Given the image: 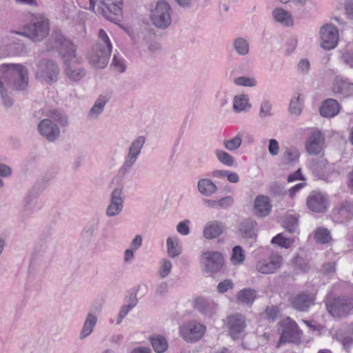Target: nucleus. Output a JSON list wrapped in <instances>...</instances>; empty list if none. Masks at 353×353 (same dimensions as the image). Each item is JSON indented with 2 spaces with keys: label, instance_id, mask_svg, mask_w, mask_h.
Returning a JSON list of instances; mask_svg holds the SVG:
<instances>
[{
  "label": "nucleus",
  "instance_id": "obj_1",
  "mask_svg": "<svg viewBox=\"0 0 353 353\" xmlns=\"http://www.w3.org/2000/svg\"><path fill=\"white\" fill-rule=\"evenodd\" d=\"M48 50H58L64 63L67 78L74 82L79 81L85 76V70L81 66L82 57L76 52V46L59 31L53 32L47 43Z\"/></svg>",
  "mask_w": 353,
  "mask_h": 353
},
{
  "label": "nucleus",
  "instance_id": "obj_2",
  "mask_svg": "<svg viewBox=\"0 0 353 353\" xmlns=\"http://www.w3.org/2000/svg\"><path fill=\"white\" fill-rule=\"evenodd\" d=\"M57 123L65 125L67 119L59 112L54 111L50 119H44L39 123L37 129L39 134L50 141H54L60 134V129Z\"/></svg>",
  "mask_w": 353,
  "mask_h": 353
},
{
  "label": "nucleus",
  "instance_id": "obj_3",
  "mask_svg": "<svg viewBox=\"0 0 353 353\" xmlns=\"http://www.w3.org/2000/svg\"><path fill=\"white\" fill-rule=\"evenodd\" d=\"M122 5V0H90L93 11L112 22H116L121 16Z\"/></svg>",
  "mask_w": 353,
  "mask_h": 353
},
{
  "label": "nucleus",
  "instance_id": "obj_4",
  "mask_svg": "<svg viewBox=\"0 0 353 353\" xmlns=\"http://www.w3.org/2000/svg\"><path fill=\"white\" fill-rule=\"evenodd\" d=\"M49 33L48 20L41 15L32 16L29 25L25 28V32L18 34L30 38L34 41L43 40Z\"/></svg>",
  "mask_w": 353,
  "mask_h": 353
},
{
  "label": "nucleus",
  "instance_id": "obj_5",
  "mask_svg": "<svg viewBox=\"0 0 353 353\" xmlns=\"http://www.w3.org/2000/svg\"><path fill=\"white\" fill-rule=\"evenodd\" d=\"M172 9L165 1H159L150 10V19L157 28L164 30L172 23Z\"/></svg>",
  "mask_w": 353,
  "mask_h": 353
},
{
  "label": "nucleus",
  "instance_id": "obj_6",
  "mask_svg": "<svg viewBox=\"0 0 353 353\" xmlns=\"http://www.w3.org/2000/svg\"><path fill=\"white\" fill-rule=\"evenodd\" d=\"M36 78L42 83L48 84L57 82L60 72L57 63L52 60H43L37 65Z\"/></svg>",
  "mask_w": 353,
  "mask_h": 353
},
{
  "label": "nucleus",
  "instance_id": "obj_7",
  "mask_svg": "<svg viewBox=\"0 0 353 353\" xmlns=\"http://www.w3.org/2000/svg\"><path fill=\"white\" fill-rule=\"evenodd\" d=\"M319 157H312L307 161L306 166L312 173L327 182H333L339 176L336 173H332L330 176H326L325 172L329 170V163L322 154Z\"/></svg>",
  "mask_w": 353,
  "mask_h": 353
},
{
  "label": "nucleus",
  "instance_id": "obj_8",
  "mask_svg": "<svg viewBox=\"0 0 353 353\" xmlns=\"http://www.w3.org/2000/svg\"><path fill=\"white\" fill-rule=\"evenodd\" d=\"M28 81L26 67L21 64L11 63L10 75H9L8 84L12 89L22 90L26 88Z\"/></svg>",
  "mask_w": 353,
  "mask_h": 353
},
{
  "label": "nucleus",
  "instance_id": "obj_9",
  "mask_svg": "<svg viewBox=\"0 0 353 353\" xmlns=\"http://www.w3.org/2000/svg\"><path fill=\"white\" fill-rule=\"evenodd\" d=\"M124 200L123 186L119 185L114 188L110 195L109 203L105 209V215L108 217L118 216L123 209Z\"/></svg>",
  "mask_w": 353,
  "mask_h": 353
},
{
  "label": "nucleus",
  "instance_id": "obj_10",
  "mask_svg": "<svg viewBox=\"0 0 353 353\" xmlns=\"http://www.w3.org/2000/svg\"><path fill=\"white\" fill-rule=\"evenodd\" d=\"M206 330L205 326L196 321H190L180 327L181 336L188 342H193L199 340L204 335Z\"/></svg>",
  "mask_w": 353,
  "mask_h": 353
},
{
  "label": "nucleus",
  "instance_id": "obj_11",
  "mask_svg": "<svg viewBox=\"0 0 353 353\" xmlns=\"http://www.w3.org/2000/svg\"><path fill=\"white\" fill-rule=\"evenodd\" d=\"M281 326L282 327V333L277 344V347L285 343H294L300 339V331L294 321L287 317L281 322Z\"/></svg>",
  "mask_w": 353,
  "mask_h": 353
},
{
  "label": "nucleus",
  "instance_id": "obj_12",
  "mask_svg": "<svg viewBox=\"0 0 353 353\" xmlns=\"http://www.w3.org/2000/svg\"><path fill=\"white\" fill-rule=\"evenodd\" d=\"M328 312L334 317L341 318L353 310V298L339 297L326 303Z\"/></svg>",
  "mask_w": 353,
  "mask_h": 353
},
{
  "label": "nucleus",
  "instance_id": "obj_13",
  "mask_svg": "<svg viewBox=\"0 0 353 353\" xmlns=\"http://www.w3.org/2000/svg\"><path fill=\"white\" fill-rule=\"evenodd\" d=\"M305 149L310 155L323 154L325 149V137L323 133L313 130L305 141Z\"/></svg>",
  "mask_w": 353,
  "mask_h": 353
},
{
  "label": "nucleus",
  "instance_id": "obj_14",
  "mask_svg": "<svg viewBox=\"0 0 353 353\" xmlns=\"http://www.w3.org/2000/svg\"><path fill=\"white\" fill-rule=\"evenodd\" d=\"M201 263L205 272H217L222 268L223 257L219 252L207 251L202 254Z\"/></svg>",
  "mask_w": 353,
  "mask_h": 353
},
{
  "label": "nucleus",
  "instance_id": "obj_15",
  "mask_svg": "<svg viewBox=\"0 0 353 353\" xmlns=\"http://www.w3.org/2000/svg\"><path fill=\"white\" fill-rule=\"evenodd\" d=\"M321 46L325 50L334 49L339 41V31L332 24H325L320 30Z\"/></svg>",
  "mask_w": 353,
  "mask_h": 353
},
{
  "label": "nucleus",
  "instance_id": "obj_16",
  "mask_svg": "<svg viewBox=\"0 0 353 353\" xmlns=\"http://www.w3.org/2000/svg\"><path fill=\"white\" fill-rule=\"evenodd\" d=\"M225 325L229 331L230 336L233 339L241 338L244 336L245 327V318L241 314H234L228 316L225 321Z\"/></svg>",
  "mask_w": 353,
  "mask_h": 353
},
{
  "label": "nucleus",
  "instance_id": "obj_17",
  "mask_svg": "<svg viewBox=\"0 0 353 353\" xmlns=\"http://www.w3.org/2000/svg\"><path fill=\"white\" fill-rule=\"evenodd\" d=\"M306 204L310 210L315 212H323L328 206V198L323 192L312 191L307 198Z\"/></svg>",
  "mask_w": 353,
  "mask_h": 353
},
{
  "label": "nucleus",
  "instance_id": "obj_18",
  "mask_svg": "<svg viewBox=\"0 0 353 353\" xmlns=\"http://www.w3.org/2000/svg\"><path fill=\"white\" fill-rule=\"evenodd\" d=\"M283 258L277 253H272L270 256L256 264V270L262 274H272L282 265Z\"/></svg>",
  "mask_w": 353,
  "mask_h": 353
},
{
  "label": "nucleus",
  "instance_id": "obj_19",
  "mask_svg": "<svg viewBox=\"0 0 353 353\" xmlns=\"http://www.w3.org/2000/svg\"><path fill=\"white\" fill-rule=\"evenodd\" d=\"M332 90L337 97L346 98L353 95V83L348 79L336 77L333 81Z\"/></svg>",
  "mask_w": 353,
  "mask_h": 353
},
{
  "label": "nucleus",
  "instance_id": "obj_20",
  "mask_svg": "<svg viewBox=\"0 0 353 353\" xmlns=\"http://www.w3.org/2000/svg\"><path fill=\"white\" fill-rule=\"evenodd\" d=\"M194 308L205 317L212 318L218 311V305L212 299L200 296L195 299Z\"/></svg>",
  "mask_w": 353,
  "mask_h": 353
},
{
  "label": "nucleus",
  "instance_id": "obj_21",
  "mask_svg": "<svg viewBox=\"0 0 353 353\" xmlns=\"http://www.w3.org/2000/svg\"><path fill=\"white\" fill-rule=\"evenodd\" d=\"M18 32H10L2 39V43L8 47L9 53L14 56H21L26 52L25 45L15 37Z\"/></svg>",
  "mask_w": 353,
  "mask_h": 353
},
{
  "label": "nucleus",
  "instance_id": "obj_22",
  "mask_svg": "<svg viewBox=\"0 0 353 353\" xmlns=\"http://www.w3.org/2000/svg\"><path fill=\"white\" fill-rule=\"evenodd\" d=\"M110 54L100 50L99 46H95L88 53V60L95 68H104L108 63Z\"/></svg>",
  "mask_w": 353,
  "mask_h": 353
},
{
  "label": "nucleus",
  "instance_id": "obj_23",
  "mask_svg": "<svg viewBox=\"0 0 353 353\" xmlns=\"http://www.w3.org/2000/svg\"><path fill=\"white\" fill-rule=\"evenodd\" d=\"M225 230L223 223L219 221H210L205 223L203 229V236L206 239L219 237Z\"/></svg>",
  "mask_w": 353,
  "mask_h": 353
},
{
  "label": "nucleus",
  "instance_id": "obj_24",
  "mask_svg": "<svg viewBox=\"0 0 353 353\" xmlns=\"http://www.w3.org/2000/svg\"><path fill=\"white\" fill-rule=\"evenodd\" d=\"M253 210L257 216H268L272 210V204L269 197L264 195L257 196L254 201Z\"/></svg>",
  "mask_w": 353,
  "mask_h": 353
},
{
  "label": "nucleus",
  "instance_id": "obj_25",
  "mask_svg": "<svg viewBox=\"0 0 353 353\" xmlns=\"http://www.w3.org/2000/svg\"><path fill=\"white\" fill-rule=\"evenodd\" d=\"M314 297L313 294L300 293L291 299L290 303L293 308L303 312L306 311L314 304Z\"/></svg>",
  "mask_w": 353,
  "mask_h": 353
},
{
  "label": "nucleus",
  "instance_id": "obj_26",
  "mask_svg": "<svg viewBox=\"0 0 353 353\" xmlns=\"http://www.w3.org/2000/svg\"><path fill=\"white\" fill-rule=\"evenodd\" d=\"M353 216V205L349 201L343 202L333 210V219L335 221L343 223Z\"/></svg>",
  "mask_w": 353,
  "mask_h": 353
},
{
  "label": "nucleus",
  "instance_id": "obj_27",
  "mask_svg": "<svg viewBox=\"0 0 353 353\" xmlns=\"http://www.w3.org/2000/svg\"><path fill=\"white\" fill-rule=\"evenodd\" d=\"M273 21L282 26L289 27L293 26L294 19L291 12L281 7H276L272 12Z\"/></svg>",
  "mask_w": 353,
  "mask_h": 353
},
{
  "label": "nucleus",
  "instance_id": "obj_28",
  "mask_svg": "<svg viewBox=\"0 0 353 353\" xmlns=\"http://www.w3.org/2000/svg\"><path fill=\"white\" fill-rule=\"evenodd\" d=\"M98 318L92 312H89L85 318L83 327L79 333V339L83 340L89 336L94 330Z\"/></svg>",
  "mask_w": 353,
  "mask_h": 353
},
{
  "label": "nucleus",
  "instance_id": "obj_29",
  "mask_svg": "<svg viewBox=\"0 0 353 353\" xmlns=\"http://www.w3.org/2000/svg\"><path fill=\"white\" fill-rule=\"evenodd\" d=\"M338 101L333 99L325 100L320 109V114L324 117H333L336 116L340 110Z\"/></svg>",
  "mask_w": 353,
  "mask_h": 353
},
{
  "label": "nucleus",
  "instance_id": "obj_30",
  "mask_svg": "<svg viewBox=\"0 0 353 353\" xmlns=\"http://www.w3.org/2000/svg\"><path fill=\"white\" fill-rule=\"evenodd\" d=\"M167 254L170 258H176L182 252V245L176 236H169L166 239Z\"/></svg>",
  "mask_w": 353,
  "mask_h": 353
},
{
  "label": "nucleus",
  "instance_id": "obj_31",
  "mask_svg": "<svg viewBox=\"0 0 353 353\" xmlns=\"http://www.w3.org/2000/svg\"><path fill=\"white\" fill-rule=\"evenodd\" d=\"M197 189L203 196H210L216 192L218 188L211 179L202 178L197 182Z\"/></svg>",
  "mask_w": 353,
  "mask_h": 353
},
{
  "label": "nucleus",
  "instance_id": "obj_32",
  "mask_svg": "<svg viewBox=\"0 0 353 353\" xmlns=\"http://www.w3.org/2000/svg\"><path fill=\"white\" fill-rule=\"evenodd\" d=\"M249 98L247 94H241L235 95L233 98L232 109L234 112H241L251 108Z\"/></svg>",
  "mask_w": 353,
  "mask_h": 353
},
{
  "label": "nucleus",
  "instance_id": "obj_33",
  "mask_svg": "<svg viewBox=\"0 0 353 353\" xmlns=\"http://www.w3.org/2000/svg\"><path fill=\"white\" fill-rule=\"evenodd\" d=\"M256 297V290L251 288H244L236 294L238 303L243 305H252Z\"/></svg>",
  "mask_w": 353,
  "mask_h": 353
},
{
  "label": "nucleus",
  "instance_id": "obj_34",
  "mask_svg": "<svg viewBox=\"0 0 353 353\" xmlns=\"http://www.w3.org/2000/svg\"><path fill=\"white\" fill-rule=\"evenodd\" d=\"M145 141L146 137L145 136L140 135L137 137L130 143L127 153L139 158Z\"/></svg>",
  "mask_w": 353,
  "mask_h": 353
},
{
  "label": "nucleus",
  "instance_id": "obj_35",
  "mask_svg": "<svg viewBox=\"0 0 353 353\" xmlns=\"http://www.w3.org/2000/svg\"><path fill=\"white\" fill-rule=\"evenodd\" d=\"M304 100L301 94H295L291 99L289 111L295 116H299L301 114L303 108Z\"/></svg>",
  "mask_w": 353,
  "mask_h": 353
},
{
  "label": "nucleus",
  "instance_id": "obj_36",
  "mask_svg": "<svg viewBox=\"0 0 353 353\" xmlns=\"http://www.w3.org/2000/svg\"><path fill=\"white\" fill-rule=\"evenodd\" d=\"M109 98L106 95H100L95 101L93 106L91 108L89 115L92 118H97L101 114L104 110L106 103Z\"/></svg>",
  "mask_w": 353,
  "mask_h": 353
},
{
  "label": "nucleus",
  "instance_id": "obj_37",
  "mask_svg": "<svg viewBox=\"0 0 353 353\" xmlns=\"http://www.w3.org/2000/svg\"><path fill=\"white\" fill-rule=\"evenodd\" d=\"M96 46H100V50L106 53L111 54L112 50V44L106 32L103 29H100L98 33V41Z\"/></svg>",
  "mask_w": 353,
  "mask_h": 353
},
{
  "label": "nucleus",
  "instance_id": "obj_38",
  "mask_svg": "<svg viewBox=\"0 0 353 353\" xmlns=\"http://www.w3.org/2000/svg\"><path fill=\"white\" fill-rule=\"evenodd\" d=\"M233 48L240 56H246L250 52V43L248 41L241 37L236 38L233 41Z\"/></svg>",
  "mask_w": 353,
  "mask_h": 353
},
{
  "label": "nucleus",
  "instance_id": "obj_39",
  "mask_svg": "<svg viewBox=\"0 0 353 353\" xmlns=\"http://www.w3.org/2000/svg\"><path fill=\"white\" fill-rule=\"evenodd\" d=\"M300 152L295 148H288L282 157V163L285 165H294L299 161Z\"/></svg>",
  "mask_w": 353,
  "mask_h": 353
},
{
  "label": "nucleus",
  "instance_id": "obj_40",
  "mask_svg": "<svg viewBox=\"0 0 353 353\" xmlns=\"http://www.w3.org/2000/svg\"><path fill=\"white\" fill-rule=\"evenodd\" d=\"M150 343L152 345L154 350L157 353L164 352L168 347V341L162 336H154L150 338Z\"/></svg>",
  "mask_w": 353,
  "mask_h": 353
},
{
  "label": "nucleus",
  "instance_id": "obj_41",
  "mask_svg": "<svg viewBox=\"0 0 353 353\" xmlns=\"http://www.w3.org/2000/svg\"><path fill=\"white\" fill-rule=\"evenodd\" d=\"M314 236L315 241L320 244L329 243L332 239L330 230L323 227L316 228Z\"/></svg>",
  "mask_w": 353,
  "mask_h": 353
},
{
  "label": "nucleus",
  "instance_id": "obj_42",
  "mask_svg": "<svg viewBox=\"0 0 353 353\" xmlns=\"http://www.w3.org/2000/svg\"><path fill=\"white\" fill-rule=\"evenodd\" d=\"M137 299L136 296H130L128 303L123 305L120 310L117 321V325H119L121 323L122 320L130 312V311L137 305Z\"/></svg>",
  "mask_w": 353,
  "mask_h": 353
},
{
  "label": "nucleus",
  "instance_id": "obj_43",
  "mask_svg": "<svg viewBox=\"0 0 353 353\" xmlns=\"http://www.w3.org/2000/svg\"><path fill=\"white\" fill-rule=\"evenodd\" d=\"M138 160V157L126 154L123 163L119 168V173L124 175L130 172Z\"/></svg>",
  "mask_w": 353,
  "mask_h": 353
},
{
  "label": "nucleus",
  "instance_id": "obj_44",
  "mask_svg": "<svg viewBox=\"0 0 353 353\" xmlns=\"http://www.w3.org/2000/svg\"><path fill=\"white\" fill-rule=\"evenodd\" d=\"M215 155L218 161L222 164L232 167L234 163V158L228 152L221 149H217L215 150Z\"/></svg>",
  "mask_w": 353,
  "mask_h": 353
},
{
  "label": "nucleus",
  "instance_id": "obj_45",
  "mask_svg": "<svg viewBox=\"0 0 353 353\" xmlns=\"http://www.w3.org/2000/svg\"><path fill=\"white\" fill-rule=\"evenodd\" d=\"M242 139L243 134L241 132H239L233 138L224 140L223 143L227 150L230 151H234L237 150L241 145Z\"/></svg>",
  "mask_w": 353,
  "mask_h": 353
},
{
  "label": "nucleus",
  "instance_id": "obj_46",
  "mask_svg": "<svg viewBox=\"0 0 353 353\" xmlns=\"http://www.w3.org/2000/svg\"><path fill=\"white\" fill-rule=\"evenodd\" d=\"M256 222L252 220L244 221L241 226V231L245 236L254 237L256 236Z\"/></svg>",
  "mask_w": 353,
  "mask_h": 353
},
{
  "label": "nucleus",
  "instance_id": "obj_47",
  "mask_svg": "<svg viewBox=\"0 0 353 353\" xmlns=\"http://www.w3.org/2000/svg\"><path fill=\"white\" fill-rule=\"evenodd\" d=\"M245 259L243 250L239 245L234 246L231 254V262L233 265H237L242 264Z\"/></svg>",
  "mask_w": 353,
  "mask_h": 353
},
{
  "label": "nucleus",
  "instance_id": "obj_48",
  "mask_svg": "<svg viewBox=\"0 0 353 353\" xmlns=\"http://www.w3.org/2000/svg\"><path fill=\"white\" fill-rule=\"evenodd\" d=\"M292 238H286L281 233L272 238L271 243L284 248H289L294 243Z\"/></svg>",
  "mask_w": 353,
  "mask_h": 353
},
{
  "label": "nucleus",
  "instance_id": "obj_49",
  "mask_svg": "<svg viewBox=\"0 0 353 353\" xmlns=\"http://www.w3.org/2000/svg\"><path fill=\"white\" fill-rule=\"evenodd\" d=\"M172 268V263L169 259L166 258L161 259L159 263V268L158 270L159 276L162 279L168 276L171 272Z\"/></svg>",
  "mask_w": 353,
  "mask_h": 353
},
{
  "label": "nucleus",
  "instance_id": "obj_50",
  "mask_svg": "<svg viewBox=\"0 0 353 353\" xmlns=\"http://www.w3.org/2000/svg\"><path fill=\"white\" fill-rule=\"evenodd\" d=\"M235 85L245 87H255L257 85V81L254 77H239L234 79Z\"/></svg>",
  "mask_w": 353,
  "mask_h": 353
},
{
  "label": "nucleus",
  "instance_id": "obj_51",
  "mask_svg": "<svg viewBox=\"0 0 353 353\" xmlns=\"http://www.w3.org/2000/svg\"><path fill=\"white\" fill-rule=\"evenodd\" d=\"M284 226L291 233H295L298 230V219L294 215L287 216L284 221Z\"/></svg>",
  "mask_w": 353,
  "mask_h": 353
},
{
  "label": "nucleus",
  "instance_id": "obj_52",
  "mask_svg": "<svg viewBox=\"0 0 353 353\" xmlns=\"http://www.w3.org/2000/svg\"><path fill=\"white\" fill-rule=\"evenodd\" d=\"M11 63L0 64V89L4 87L3 82L8 83L9 75H10Z\"/></svg>",
  "mask_w": 353,
  "mask_h": 353
},
{
  "label": "nucleus",
  "instance_id": "obj_53",
  "mask_svg": "<svg viewBox=\"0 0 353 353\" xmlns=\"http://www.w3.org/2000/svg\"><path fill=\"white\" fill-rule=\"evenodd\" d=\"M272 105L269 101H263L260 105L259 116L261 119H265L272 116Z\"/></svg>",
  "mask_w": 353,
  "mask_h": 353
},
{
  "label": "nucleus",
  "instance_id": "obj_54",
  "mask_svg": "<svg viewBox=\"0 0 353 353\" xmlns=\"http://www.w3.org/2000/svg\"><path fill=\"white\" fill-rule=\"evenodd\" d=\"M190 224L191 221L189 219H185L176 225V230L179 234L187 236L190 232Z\"/></svg>",
  "mask_w": 353,
  "mask_h": 353
},
{
  "label": "nucleus",
  "instance_id": "obj_55",
  "mask_svg": "<svg viewBox=\"0 0 353 353\" xmlns=\"http://www.w3.org/2000/svg\"><path fill=\"white\" fill-rule=\"evenodd\" d=\"M337 339L340 341L344 349L349 352L350 348L353 345V339L349 336H345L341 333L336 334Z\"/></svg>",
  "mask_w": 353,
  "mask_h": 353
},
{
  "label": "nucleus",
  "instance_id": "obj_56",
  "mask_svg": "<svg viewBox=\"0 0 353 353\" xmlns=\"http://www.w3.org/2000/svg\"><path fill=\"white\" fill-rule=\"evenodd\" d=\"M112 64L120 72H123L125 70V60L121 56L114 54L113 57Z\"/></svg>",
  "mask_w": 353,
  "mask_h": 353
},
{
  "label": "nucleus",
  "instance_id": "obj_57",
  "mask_svg": "<svg viewBox=\"0 0 353 353\" xmlns=\"http://www.w3.org/2000/svg\"><path fill=\"white\" fill-rule=\"evenodd\" d=\"M268 148L269 153L272 156L275 157L278 155L280 151V146L278 141L274 139H270L268 141Z\"/></svg>",
  "mask_w": 353,
  "mask_h": 353
},
{
  "label": "nucleus",
  "instance_id": "obj_58",
  "mask_svg": "<svg viewBox=\"0 0 353 353\" xmlns=\"http://www.w3.org/2000/svg\"><path fill=\"white\" fill-rule=\"evenodd\" d=\"M234 283L230 279H225L220 282L217 285V291L219 293L223 294L230 289H232Z\"/></svg>",
  "mask_w": 353,
  "mask_h": 353
},
{
  "label": "nucleus",
  "instance_id": "obj_59",
  "mask_svg": "<svg viewBox=\"0 0 353 353\" xmlns=\"http://www.w3.org/2000/svg\"><path fill=\"white\" fill-rule=\"evenodd\" d=\"M216 99L221 107H224L229 101L228 94L226 91H219L216 94Z\"/></svg>",
  "mask_w": 353,
  "mask_h": 353
},
{
  "label": "nucleus",
  "instance_id": "obj_60",
  "mask_svg": "<svg viewBox=\"0 0 353 353\" xmlns=\"http://www.w3.org/2000/svg\"><path fill=\"white\" fill-rule=\"evenodd\" d=\"M297 46V39L295 37H290L285 44V52L288 54L292 53Z\"/></svg>",
  "mask_w": 353,
  "mask_h": 353
},
{
  "label": "nucleus",
  "instance_id": "obj_61",
  "mask_svg": "<svg viewBox=\"0 0 353 353\" xmlns=\"http://www.w3.org/2000/svg\"><path fill=\"white\" fill-rule=\"evenodd\" d=\"M0 95L3 101V104L6 108H10L13 105L12 99L8 94L4 87L0 89Z\"/></svg>",
  "mask_w": 353,
  "mask_h": 353
},
{
  "label": "nucleus",
  "instance_id": "obj_62",
  "mask_svg": "<svg viewBox=\"0 0 353 353\" xmlns=\"http://www.w3.org/2000/svg\"><path fill=\"white\" fill-rule=\"evenodd\" d=\"M343 62L350 68H353V49L346 50L342 55Z\"/></svg>",
  "mask_w": 353,
  "mask_h": 353
},
{
  "label": "nucleus",
  "instance_id": "obj_63",
  "mask_svg": "<svg viewBox=\"0 0 353 353\" xmlns=\"http://www.w3.org/2000/svg\"><path fill=\"white\" fill-rule=\"evenodd\" d=\"M265 313L268 319L274 321L279 315L280 312L278 307L271 306L266 308Z\"/></svg>",
  "mask_w": 353,
  "mask_h": 353
},
{
  "label": "nucleus",
  "instance_id": "obj_64",
  "mask_svg": "<svg viewBox=\"0 0 353 353\" xmlns=\"http://www.w3.org/2000/svg\"><path fill=\"white\" fill-rule=\"evenodd\" d=\"M142 243H143L142 236L139 234H137L134 237V239L130 242L129 248L137 251L142 246Z\"/></svg>",
  "mask_w": 353,
  "mask_h": 353
}]
</instances>
